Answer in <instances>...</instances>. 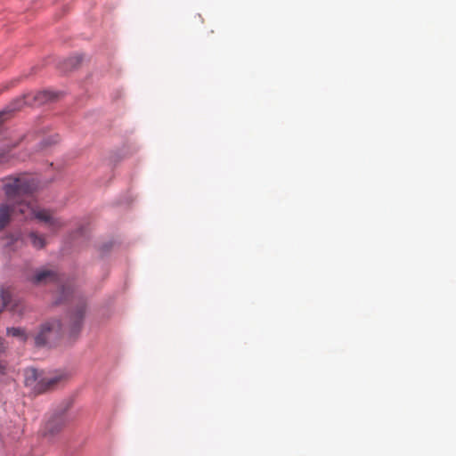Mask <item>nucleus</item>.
Masks as SVG:
<instances>
[{
  "instance_id": "6e6552de",
  "label": "nucleus",
  "mask_w": 456,
  "mask_h": 456,
  "mask_svg": "<svg viewBox=\"0 0 456 456\" xmlns=\"http://www.w3.org/2000/svg\"><path fill=\"white\" fill-rule=\"evenodd\" d=\"M86 304L84 300L80 299L77 303L75 308L69 313V325L72 333H77L82 326L83 320L86 314Z\"/></svg>"
},
{
  "instance_id": "0eeeda50",
  "label": "nucleus",
  "mask_w": 456,
  "mask_h": 456,
  "mask_svg": "<svg viewBox=\"0 0 456 456\" xmlns=\"http://www.w3.org/2000/svg\"><path fill=\"white\" fill-rule=\"evenodd\" d=\"M4 309L21 315L24 311V305L21 301L12 298V293L9 289L2 288L0 291V314Z\"/></svg>"
},
{
  "instance_id": "f8f14e48",
  "label": "nucleus",
  "mask_w": 456,
  "mask_h": 456,
  "mask_svg": "<svg viewBox=\"0 0 456 456\" xmlns=\"http://www.w3.org/2000/svg\"><path fill=\"white\" fill-rule=\"evenodd\" d=\"M28 238L32 246L37 249H42L46 245V240L44 235L39 234L37 232H31L28 233Z\"/></svg>"
},
{
  "instance_id": "ddd939ff",
  "label": "nucleus",
  "mask_w": 456,
  "mask_h": 456,
  "mask_svg": "<svg viewBox=\"0 0 456 456\" xmlns=\"http://www.w3.org/2000/svg\"><path fill=\"white\" fill-rule=\"evenodd\" d=\"M7 335L19 338L23 342L27 341V339L28 338L25 332V330H23L21 328H14V327L8 328Z\"/></svg>"
},
{
  "instance_id": "7ed1b4c3",
  "label": "nucleus",
  "mask_w": 456,
  "mask_h": 456,
  "mask_svg": "<svg viewBox=\"0 0 456 456\" xmlns=\"http://www.w3.org/2000/svg\"><path fill=\"white\" fill-rule=\"evenodd\" d=\"M57 97L53 92L44 90L35 94H28L22 98H19L8 105L4 110L0 111V126L10 118L11 113L20 110L24 105H42L47 103Z\"/></svg>"
},
{
  "instance_id": "423d86ee",
  "label": "nucleus",
  "mask_w": 456,
  "mask_h": 456,
  "mask_svg": "<svg viewBox=\"0 0 456 456\" xmlns=\"http://www.w3.org/2000/svg\"><path fill=\"white\" fill-rule=\"evenodd\" d=\"M61 329V322L57 319H52L42 323L34 336L35 345L44 346L46 345L51 336L59 333Z\"/></svg>"
},
{
  "instance_id": "2eb2a0df",
  "label": "nucleus",
  "mask_w": 456,
  "mask_h": 456,
  "mask_svg": "<svg viewBox=\"0 0 456 456\" xmlns=\"http://www.w3.org/2000/svg\"><path fill=\"white\" fill-rule=\"evenodd\" d=\"M61 293L63 294L64 297L66 298V297L70 293L69 288H62Z\"/></svg>"
},
{
  "instance_id": "a211bd4d",
  "label": "nucleus",
  "mask_w": 456,
  "mask_h": 456,
  "mask_svg": "<svg viewBox=\"0 0 456 456\" xmlns=\"http://www.w3.org/2000/svg\"><path fill=\"white\" fill-rule=\"evenodd\" d=\"M6 346L4 345V341L0 338V353L4 352L5 350Z\"/></svg>"
},
{
  "instance_id": "9b49d317",
  "label": "nucleus",
  "mask_w": 456,
  "mask_h": 456,
  "mask_svg": "<svg viewBox=\"0 0 456 456\" xmlns=\"http://www.w3.org/2000/svg\"><path fill=\"white\" fill-rule=\"evenodd\" d=\"M3 246L10 250H16L20 246L23 245L22 240L19 235L7 234L3 239Z\"/></svg>"
},
{
  "instance_id": "1a4fd4ad",
  "label": "nucleus",
  "mask_w": 456,
  "mask_h": 456,
  "mask_svg": "<svg viewBox=\"0 0 456 456\" xmlns=\"http://www.w3.org/2000/svg\"><path fill=\"white\" fill-rule=\"evenodd\" d=\"M17 211V207L9 202L0 204V232L10 223L12 214Z\"/></svg>"
},
{
  "instance_id": "dca6fc26",
  "label": "nucleus",
  "mask_w": 456,
  "mask_h": 456,
  "mask_svg": "<svg viewBox=\"0 0 456 456\" xmlns=\"http://www.w3.org/2000/svg\"><path fill=\"white\" fill-rule=\"evenodd\" d=\"M70 62H72V67H76L80 62V60L78 58H74L70 60Z\"/></svg>"
},
{
  "instance_id": "f257e3e1",
  "label": "nucleus",
  "mask_w": 456,
  "mask_h": 456,
  "mask_svg": "<svg viewBox=\"0 0 456 456\" xmlns=\"http://www.w3.org/2000/svg\"><path fill=\"white\" fill-rule=\"evenodd\" d=\"M3 191L7 201L17 207V212L25 216L34 205V193L39 188V180L30 174H18L2 179Z\"/></svg>"
},
{
  "instance_id": "20e7f679",
  "label": "nucleus",
  "mask_w": 456,
  "mask_h": 456,
  "mask_svg": "<svg viewBox=\"0 0 456 456\" xmlns=\"http://www.w3.org/2000/svg\"><path fill=\"white\" fill-rule=\"evenodd\" d=\"M66 409H59L50 413L43 422L40 434L48 441L55 440L69 423Z\"/></svg>"
},
{
  "instance_id": "4468645a",
  "label": "nucleus",
  "mask_w": 456,
  "mask_h": 456,
  "mask_svg": "<svg viewBox=\"0 0 456 456\" xmlns=\"http://www.w3.org/2000/svg\"><path fill=\"white\" fill-rule=\"evenodd\" d=\"M6 370H7L6 363L4 362H0V373H2V374L5 373Z\"/></svg>"
},
{
  "instance_id": "f3484780",
  "label": "nucleus",
  "mask_w": 456,
  "mask_h": 456,
  "mask_svg": "<svg viewBox=\"0 0 456 456\" xmlns=\"http://www.w3.org/2000/svg\"><path fill=\"white\" fill-rule=\"evenodd\" d=\"M5 153L4 151L0 150V163L5 161Z\"/></svg>"
},
{
  "instance_id": "39448f33",
  "label": "nucleus",
  "mask_w": 456,
  "mask_h": 456,
  "mask_svg": "<svg viewBox=\"0 0 456 456\" xmlns=\"http://www.w3.org/2000/svg\"><path fill=\"white\" fill-rule=\"evenodd\" d=\"M26 219L35 218L40 223H43L53 233L57 232L65 226V222L55 215V212L51 209L37 208L35 204L28 209L24 216Z\"/></svg>"
},
{
  "instance_id": "f03ea898",
  "label": "nucleus",
  "mask_w": 456,
  "mask_h": 456,
  "mask_svg": "<svg viewBox=\"0 0 456 456\" xmlns=\"http://www.w3.org/2000/svg\"><path fill=\"white\" fill-rule=\"evenodd\" d=\"M69 379V374L63 370H56L46 373L35 368H28L24 370V384L35 395H40L53 391L64 384Z\"/></svg>"
},
{
  "instance_id": "9d476101",
  "label": "nucleus",
  "mask_w": 456,
  "mask_h": 456,
  "mask_svg": "<svg viewBox=\"0 0 456 456\" xmlns=\"http://www.w3.org/2000/svg\"><path fill=\"white\" fill-rule=\"evenodd\" d=\"M56 280V273L49 270H40L31 279L36 285L47 284Z\"/></svg>"
}]
</instances>
